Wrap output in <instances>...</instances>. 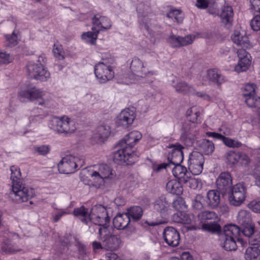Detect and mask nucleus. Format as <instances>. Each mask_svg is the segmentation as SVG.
<instances>
[{
  "label": "nucleus",
  "mask_w": 260,
  "mask_h": 260,
  "mask_svg": "<svg viewBox=\"0 0 260 260\" xmlns=\"http://www.w3.org/2000/svg\"><path fill=\"white\" fill-rule=\"evenodd\" d=\"M11 180L12 189L10 192V197L17 203L28 201L35 195L34 189L26 186L21 178L20 169L16 166L11 167Z\"/></svg>",
  "instance_id": "1"
},
{
  "label": "nucleus",
  "mask_w": 260,
  "mask_h": 260,
  "mask_svg": "<svg viewBox=\"0 0 260 260\" xmlns=\"http://www.w3.org/2000/svg\"><path fill=\"white\" fill-rule=\"evenodd\" d=\"M240 232V228L236 225L230 224L224 227L223 231L219 234V240L225 250L235 251L237 249L236 239Z\"/></svg>",
  "instance_id": "2"
},
{
  "label": "nucleus",
  "mask_w": 260,
  "mask_h": 260,
  "mask_svg": "<svg viewBox=\"0 0 260 260\" xmlns=\"http://www.w3.org/2000/svg\"><path fill=\"white\" fill-rule=\"evenodd\" d=\"M110 218L108 215L107 209L101 205L93 207L89 214V221L95 225L100 226L98 228L99 234L100 238L103 234L108 232V225Z\"/></svg>",
  "instance_id": "3"
},
{
  "label": "nucleus",
  "mask_w": 260,
  "mask_h": 260,
  "mask_svg": "<svg viewBox=\"0 0 260 260\" xmlns=\"http://www.w3.org/2000/svg\"><path fill=\"white\" fill-rule=\"evenodd\" d=\"M84 165L82 157L68 155L63 157L58 164V169L60 173L71 174L75 172Z\"/></svg>",
  "instance_id": "4"
},
{
  "label": "nucleus",
  "mask_w": 260,
  "mask_h": 260,
  "mask_svg": "<svg viewBox=\"0 0 260 260\" xmlns=\"http://www.w3.org/2000/svg\"><path fill=\"white\" fill-rule=\"evenodd\" d=\"M50 128L58 133L71 134L76 129L75 122L67 116L54 117L49 121Z\"/></svg>",
  "instance_id": "5"
},
{
  "label": "nucleus",
  "mask_w": 260,
  "mask_h": 260,
  "mask_svg": "<svg viewBox=\"0 0 260 260\" xmlns=\"http://www.w3.org/2000/svg\"><path fill=\"white\" fill-rule=\"evenodd\" d=\"M38 62H29L26 66L28 75L30 78H34L41 81H46L50 78V73L44 68L41 62H45L43 56H39Z\"/></svg>",
  "instance_id": "6"
},
{
  "label": "nucleus",
  "mask_w": 260,
  "mask_h": 260,
  "mask_svg": "<svg viewBox=\"0 0 260 260\" xmlns=\"http://www.w3.org/2000/svg\"><path fill=\"white\" fill-rule=\"evenodd\" d=\"M247 187L243 182L234 185L229 194L228 201L231 205L235 207L241 206L245 201Z\"/></svg>",
  "instance_id": "7"
},
{
  "label": "nucleus",
  "mask_w": 260,
  "mask_h": 260,
  "mask_svg": "<svg viewBox=\"0 0 260 260\" xmlns=\"http://www.w3.org/2000/svg\"><path fill=\"white\" fill-rule=\"evenodd\" d=\"M169 206V204L165 197H161L158 198L154 203V208L155 210L160 213L162 219L155 221H146V223L149 226H155L166 223L168 216Z\"/></svg>",
  "instance_id": "8"
},
{
  "label": "nucleus",
  "mask_w": 260,
  "mask_h": 260,
  "mask_svg": "<svg viewBox=\"0 0 260 260\" xmlns=\"http://www.w3.org/2000/svg\"><path fill=\"white\" fill-rule=\"evenodd\" d=\"M117 150L113 153V159L115 162L119 165H132L134 162L133 157L134 152H128L125 147L119 145L118 143L116 146Z\"/></svg>",
  "instance_id": "9"
},
{
  "label": "nucleus",
  "mask_w": 260,
  "mask_h": 260,
  "mask_svg": "<svg viewBox=\"0 0 260 260\" xmlns=\"http://www.w3.org/2000/svg\"><path fill=\"white\" fill-rule=\"evenodd\" d=\"M197 124L188 121L183 123L180 140L187 146L192 145L197 133Z\"/></svg>",
  "instance_id": "10"
},
{
  "label": "nucleus",
  "mask_w": 260,
  "mask_h": 260,
  "mask_svg": "<svg viewBox=\"0 0 260 260\" xmlns=\"http://www.w3.org/2000/svg\"><path fill=\"white\" fill-rule=\"evenodd\" d=\"M95 77L101 83H105L111 80L114 76V72L111 66L103 62H99L94 67Z\"/></svg>",
  "instance_id": "11"
},
{
  "label": "nucleus",
  "mask_w": 260,
  "mask_h": 260,
  "mask_svg": "<svg viewBox=\"0 0 260 260\" xmlns=\"http://www.w3.org/2000/svg\"><path fill=\"white\" fill-rule=\"evenodd\" d=\"M204 157L203 154L198 151L192 152L188 159V169L194 175H199L203 171Z\"/></svg>",
  "instance_id": "12"
},
{
  "label": "nucleus",
  "mask_w": 260,
  "mask_h": 260,
  "mask_svg": "<svg viewBox=\"0 0 260 260\" xmlns=\"http://www.w3.org/2000/svg\"><path fill=\"white\" fill-rule=\"evenodd\" d=\"M255 85L247 84L242 89V95L245 98L246 104L250 107H255L260 101V98L255 92Z\"/></svg>",
  "instance_id": "13"
},
{
  "label": "nucleus",
  "mask_w": 260,
  "mask_h": 260,
  "mask_svg": "<svg viewBox=\"0 0 260 260\" xmlns=\"http://www.w3.org/2000/svg\"><path fill=\"white\" fill-rule=\"evenodd\" d=\"M136 117L134 108H126L122 110L117 116L116 124L118 126L128 127L132 124Z\"/></svg>",
  "instance_id": "14"
},
{
  "label": "nucleus",
  "mask_w": 260,
  "mask_h": 260,
  "mask_svg": "<svg viewBox=\"0 0 260 260\" xmlns=\"http://www.w3.org/2000/svg\"><path fill=\"white\" fill-rule=\"evenodd\" d=\"M103 234L104 249L107 251H116L122 244L121 237L118 235Z\"/></svg>",
  "instance_id": "15"
},
{
  "label": "nucleus",
  "mask_w": 260,
  "mask_h": 260,
  "mask_svg": "<svg viewBox=\"0 0 260 260\" xmlns=\"http://www.w3.org/2000/svg\"><path fill=\"white\" fill-rule=\"evenodd\" d=\"M141 138V134L138 131H134L126 135L119 143L121 146L125 147L128 152H134L133 148Z\"/></svg>",
  "instance_id": "16"
},
{
  "label": "nucleus",
  "mask_w": 260,
  "mask_h": 260,
  "mask_svg": "<svg viewBox=\"0 0 260 260\" xmlns=\"http://www.w3.org/2000/svg\"><path fill=\"white\" fill-rule=\"evenodd\" d=\"M163 237L165 242L170 246L176 247L179 244L180 234L175 228L172 226H168L164 229Z\"/></svg>",
  "instance_id": "17"
},
{
  "label": "nucleus",
  "mask_w": 260,
  "mask_h": 260,
  "mask_svg": "<svg viewBox=\"0 0 260 260\" xmlns=\"http://www.w3.org/2000/svg\"><path fill=\"white\" fill-rule=\"evenodd\" d=\"M239 61L235 67V71L238 73L245 71L250 64V54L244 49H240L237 51Z\"/></svg>",
  "instance_id": "18"
},
{
  "label": "nucleus",
  "mask_w": 260,
  "mask_h": 260,
  "mask_svg": "<svg viewBox=\"0 0 260 260\" xmlns=\"http://www.w3.org/2000/svg\"><path fill=\"white\" fill-rule=\"evenodd\" d=\"M18 240V236L15 234L11 238L5 239L1 245V251L5 253H13L21 251V248L17 244Z\"/></svg>",
  "instance_id": "19"
},
{
  "label": "nucleus",
  "mask_w": 260,
  "mask_h": 260,
  "mask_svg": "<svg viewBox=\"0 0 260 260\" xmlns=\"http://www.w3.org/2000/svg\"><path fill=\"white\" fill-rule=\"evenodd\" d=\"M169 148H173L171 154L168 156V161L172 165H179L183 160L182 149L184 147L179 143L170 146Z\"/></svg>",
  "instance_id": "20"
},
{
  "label": "nucleus",
  "mask_w": 260,
  "mask_h": 260,
  "mask_svg": "<svg viewBox=\"0 0 260 260\" xmlns=\"http://www.w3.org/2000/svg\"><path fill=\"white\" fill-rule=\"evenodd\" d=\"M130 69L132 74L138 78H145L150 73L144 66L143 62L136 57L132 60Z\"/></svg>",
  "instance_id": "21"
},
{
  "label": "nucleus",
  "mask_w": 260,
  "mask_h": 260,
  "mask_svg": "<svg viewBox=\"0 0 260 260\" xmlns=\"http://www.w3.org/2000/svg\"><path fill=\"white\" fill-rule=\"evenodd\" d=\"M20 95L27 99L30 101L40 99L43 93L39 89L32 85H28L22 88L19 92Z\"/></svg>",
  "instance_id": "22"
},
{
  "label": "nucleus",
  "mask_w": 260,
  "mask_h": 260,
  "mask_svg": "<svg viewBox=\"0 0 260 260\" xmlns=\"http://www.w3.org/2000/svg\"><path fill=\"white\" fill-rule=\"evenodd\" d=\"M110 127L106 124L99 125L92 136V140L96 143L104 142L109 136Z\"/></svg>",
  "instance_id": "23"
},
{
  "label": "nucleus",
  "mask_w": 260,
  "mask_h": 260,
  "mask_svg": "<svg viewBox=\"0 0 260 260\" xmlns=\"http://www.w3.org/2000/svg\"><path fill=\"white\" fill-rule=\"evenodd\" d=\"M216 185L218 189L225 191L230 188L232 184V179L230 173L224 172L221 173L216 179Z\"/></svg>",
  "instance_id": "24"
},
{
  "label": "nucleus",
  "mask_w": 260,
  "mask_h": 260,
  "mask_svg": "<svg viewBox=\"0 0 260 260\" xmlns=\"http://www.w3.org/2000/svg\"><path fill=\"white\" fill-rule=\"evenodd\" d=\"M231 39L234 44L242 48H247L249 46V38L243 31L235 30L231 36Z\"/></svg>",
  "instance_id": "25"
},
{
  "label": "nucleus",
  "mask_w": 260,
  "mask_h": 260,
  "mask_svg": "<svg viewBox=\"0 0 260 260\" xmlns=\"http://www.w3.org/2000/svg\"><path fill=\"white\" fill-rule=\"evenodd\" d=\"M220 202L219 192L215 189L209 190L206 194V204L210 208L215 209L218 207Z\"/></svg>",
  "instance_id": "26"
},
{
  "label": "nucleus",
  "mask_w": 260,
  "mask_h": 260,
  "mask_svg": "<svg viewBox=\"0 0 260 260\" xmlns=\"http://www.w3.org/2000/svg\"><path fill=\"white\" fill-rule=\"evenodd\" d=\"M233 15V10L231 6L224 7L219 15L221 23L226 27H230L232 24Z\"/></svg>",
  "instance_id": "27"
},
{
  "label": "nucleus",
  "mask_w": 260,
  "mask_h": 260,
  "mask_svg": "<svg viewBox=\"0 0 260 260\" xmlns=\"http://www.w3.org/2000/svg\"><path fill=\"white\" fill-rule=\"evenodd\" d=\"M206 78L211 83L220 86L224 81V77L216 69H210L207 72Z\"/></svg>",
  "instance_id": "28"
},
{
  "label": "nucleus",
  "mask_w": 260,
  "mask_h": 260,
  "mask_svg": "<svg viewBox=\"0 0 260 260\" xmlns=\"http://www.w3.org/2000/svg\"><path fill=\"white\" fill-rule=\"evenodd\" d=\"M241 152L230 150L227 151L224 155L225 162L226 165L231 168L235 167L239 162V158Z\"/></svg>",
  "instance_id": "29"
},
{
  "label": "nucleus",
  "mask_w": 260,
  "mask_h": 260,
  "mask_svg": "<svg viewBox=\"0 0 260 260\" xmlns=\"http://www.w3.org/2000/svg\"><path fill=\"white\" fill-rule=\"evenodd\" d=\"M203 109L199 106H193L186 111V116L188 122L193 123L201 122L200 116L203 113Z\"/></svg>",
  "instance_id": "30"
},
{
  "label": "nucleus",
  "mask_w": 260,
  "mask_h": 260,
  "mask_svg": "<svg viewBox=\"0 0 260 260\" xmlns=\"http://www.w3.org/2000/svg\"><path fill=\"white\" fill-rule=\"evenodd\" d=\"M93 26L101 27L102 29H109L111 27L110 20L105 16H102L100 14L94 16L92 19Z\"/></svg>",
  "instance_id": "31"
},
{
  "label": "nucleus",
  "mask_w": 260,
  "mask_h": 260,
  "mask_svg": "<svg viewBox=\"0 0 260 260\" xmlns=\"http://www.w3.org/2000/svg\"><path fill=\"white\" fill-rule=\"evenodd\" d=\"M131 219L126 213L116 216L113 220L114 227L118 230H123L129 224Z\"/></svg>",
  "instance_id": "32"
},
{
  "label": "nucleus",
  "mask_w": 260,
  "mask_h": 260,
  "mask_svg": "<svg viewBox=\"0 0 260 260\" xmlns=\"http://www.w3.org/2000/svg\"><path fill=\"white\" fill-rule=\"evenodd\" d=\"M237 220L238 224L241 226L248 225L252 223L250 213L246 210L241 209L239 211Z\"/></svg>",
  "instance_id": "33"
},
{
  "label": "nucleus",
  "mask_w": 260,
  "mask_h": 260,
  "mask_svg": "<svg viewBox=\"0 0 260 260\" xmlns=\"http://www.w3.org/2000/svg\"><path fill=\"white\" fill-rule=\"evenodd\" d=\"M167 190L171 193L179 195L183 191L181 183L176 180L169 181L166 185Z\"/></svg>",
  "instance_id": "34"
},
{
  "label": "nucleus",
  "mask_w": 260,
  "mask_h": 260,
  "mask_svg": "<svg viewBox=\"0 0 260 260\" xmlns=\"http://www.w3.org/2000/svg\"><path fill=\"white\" fill-rule=\"evenodd\" d=\"M174 87L177 92L183 94H190L194 92V88L184 81L178 82Z\"/></svg>",
  "instance_id": "35"
},
{
  "label": "nucleus",
  "mask_w": 260,
  "mask_h": 260,
  "mask_svg": "<svg viewBox=\"0 0 260 260\" xmlns=\"http://www.w3.org/2000/svg\"><path fill=\"white\" fill-rule=\"evenodd\" d=\"M73 214L75 216L78 217L82 222L85 224H87L89 221V214L87 209L83 206L79 208H75L73 210Z\"/></svg>",
  "instance_id": "36"
},
{
  "label": "nucleus",
  "mask_w": 260,
  "mask_h": 260,
  "mask_svg": "<svg viewBox=\"0 0 260 260\" xmlns=\"http://www.w3.org/2000/svg\"><path fill=\"white\" fill-rule=\"evenodd\" d=\"M199 147L200 150L206 155L212 154L215 149L213 143L207 139H203L200 143Z\"/></svg>",
  "instance_id": "37"
},
{
  "label": "nucleus",
  "mask_w": 260,
  "mask_h": 260,
  "mask_svg": "<svg viewBox=\"0 0 260 260\" xmlns=\"http://www.w3.org/2000/svg\"><path fill=\"white\" fill-rule=\"evenodd\" d=\"M91 29L92 31H88L83 33L82 35V38L87 42L93 45L95 43L100 30H96L95 26H93Z\"/></svg>",
  "instance_id": "38"
},
{
  "label": "nucleus",
  "mask_w": 260,
  "mask_h": 260,
  "mask_svg": "<svg viewBox=\"0 0 260 260\" xmlns=\"http://www.w3.org/2000/svg\"><path fill=\"white\" fill-rule=\"evenodd\" d=\"M143 210L139 206H134L127 210L126 214L129 217V219L132 218L134 220H139L143 215Z\"/></svg>",
  "instance_id": "39"
},
{
  "label": "nucleus",
  "mask_w": 260,
  "mask_h": 260,
  "mask_svg": "<svg viewBox=\"0 0 260 260\" xmlns=\"http://www.w3.org/2000/svg\"><path fill=\"white\" fill-rule=\"evenodd\" d=\"M97 171L104 180L108 178H112L114 176L112 169L107 165L102 164L100 165Z\"/></svg>",
  "instance_id": "40"
},
{
  "label": "nucleus",
  "mask_w": 260,
  "mask_h": 260,
  "mask_svg": "<svg viewBox=\"0 0 260 260\" xmlns=\"http://www.w3.org/2000/svg\"><path fill=\"white\" fill-rule=\"evenodd\" d=\"M206 200L201 194H198L192 202V206L194 210H201L204 208Z\"/></svg>",
  "instance_id": "41"
},
{
  "label": "nucleus",
  "mask_w": 260,
  "mask_h": 260,
  "mask_svg": "<svg viewBox=\"0 0 260 260\" xmlns=\"http://www.w3.org/2000/svg\"><path fill=\"white\" fill-rule=\"evenodd\" d=\"M173 175L179 179L183 178L187 173L185 167L179 165H172L171 167Z\"/></svg>",
  "instance_id": "42"
},
{
  "label": "nucleus",
  "mask_w": 260,
  "mask_h": 260,
  "mask_svg": "<svg viewBox=\"0 0 260 260\" xmlns=\"http://www.w3.org/2000/svg\"><path fill=\"white\" fill-rule=\"evenodd\" d=\"M260 253L257 247H248L245 251V258L246 260H253L257 258Z\"/></svg>",
  "instance_id": "43"
},
{
  "label": "nucleus",
  "mask_w": 260,
  "mask_h": 260,
  "mask_svg": "<svg viewBox=\"0 0 260 260\" xmlns=\"http://www.w3.org/2000/svg\"><path fill=\"white\" fill-rule=\"evenodd\" d=\"M46 116L45 114H40L39 109H35L31 112L29 116L28 124L31 123L40 122Z\"/></svg>",
  "instance_id": "44"
},
{
  "label": "nucleus",
  "mask_w": 260,
  "mask_h": 260,
  "mask_svg": "<svg viewBox=\"0 0 260 260\" xmlns=\"http://www.w3.org/2000/svg\"><path fill=\"white\" fill-rule=\"evenodd\" d=\"M199 218L201 221L207 220L216 219L218 216L216 213L214 211H205L201 212L198 215Z\"/></svg>",
  "instance_id": "45"
},
{
  "label": "nucleus",
  "mask_w": 260,
  "mask_h": 260,
  "mask_svg": "<svg viewBox=\"0 0 260 260\" xmlns=\"http://www.w3.org/2000/svg\"><path fill=\"white\" fill-rule=\"evenodd\" d=\"M13 56L3 49H0V64H8L13 61Z\"/></svg>",
  "instance_id": "46"
},
{
  "label": "nucleus",
  "mask_w": 260,
  "mask_h": 260,
  "mask_svg": "<svg viewBox=\"0 0 260 260\" xmlns=\"http://www.w3.org/2000/svg\"><path fill=\"white\" fill-rule=\"evenodd\" d=\"M91 180H92L95 186H100L104 184L105 180L102 177L101 175L97 171H94L90 174Z\"/></svg>",
  "instance_id": "47"
},
{
  "label": "nucleus",
  "mask_w": 260,
  "mask_h": 260,
  "mask_svg": "<svg viewBox=\"0 0 260 260\" xmlns=\"http://www.w3.org/2000/svg\"><path fill=\"white\" fill-rule=\"evenodd\" d=\"M202 229L204 230L214 233L220 231L221 227L217 223L214 222L203 223L202 225Z\"/></svg>",
  "instance_id": "48"
},
{
  "label": "nucleus",
  "mask_w": 260,
  "mask_h": 260,
  "mask_svg": "<svg viewBox=\"0 0 260 260\" xmlns=\"http://www.w3.org/2000/svg\"><path fill=\"white\" fill-rule=\"evenodd\" d=\"M223 143L229 147L238 148L242 145V144L234 139L225 137L223 136L221 140Z\"/></svg>",
  "instance_id": "49"
},
{
  "label": "nucleus",
  "mask_w": 260,
  "mask_h": 260,
  "mask_svg": "<svg viewBox=\"0 0 260 260\" xmlns=\"http://www.w3.org/2000/svg\"><path fill=\"white\" fill-rule=\"evenodd\" d=\"M181 12L179 10H171L167 14L168 18L174 17L178 23L181 22L183 20V16L181 15Z\"/></svg>",
  "instance_id": "50"
},
{
  "label": "nucleus",
  "mask_w": 260,
  "mask_h": 260,
  "mask_svg": "<svg viewBox=\"0 0 260 260\" xmlns=\"http://www.w3.org/2000/svg\"><path fill=\"white\" fill-rule=\"evenodd\" d=\"M172 206L175 210L179 211L186 208L184 200L180 197H178L173 201Z\"/></svg>",
  "instance_id": "51"
},
{
  "label": "nucleus",
  "mask_w": 260,
  "mask_h": 260,
  "mask_svg": "<svg viewBox=\"0 0 260 260\" xmlns=\"http://www.w3.org/2000/svg\"><path fill=\"white\" fill-rule=\"evenodd\" d=\"M50 149V148L48 145H41L34 147V152L39 155H45L49 152Z\"/></svg>",
  "instance_id": "52"
},
{
  "label": "nucleus",
  "mask_w": 260,
  "mask_h": 260,
  "mask_svg": "<svg viewBox=\"0 0 260 260\" xmlns=\"http://www.w3.org/2000/svg\"><path fill=\"white\" fill-rule=\"evenodd\" d=\"M250 25L254 31L260 30V13L256 14L250 21Z\"/></svg>",
  "instance_id": "53"
},
{
  "label": "nucleus",
  "mask_w": 260,
  "mask_h": 260,
  "mask_svg": "<svg viewBox=\"0 0 260 260\" xmlns=\"http://www.w3.org/2000/svg\"><path fill=\"white\" fill-rule=\"evenodd\" d=\"M242 229L243 234L246 237L251 238V237L255 233L254 232V226L251 224H249L248 225H243L241 226Z\"/></svg>",
  "instance_id": "54"
},
{
  "label": "nucleus",
  "mask_w": 260,
  "mask_h": 260,
  "mask_svg": "<svg viewBox=\"0 0 260 260\" xmlns=\"http://www.w3.org/2000/svg\"><path fill=\"white\" fill-rule=\"evenodd\" d=\"M195 37L194 36L188 35L184 37H180V47L191 44L193 42Z\"/></svg>",
  "instance_id": "55"
},
{
  "label": "nucleus",
  "mask_w": 260,
  "mask_h": 260,
  "mask_svg": "<svg viewBox=\"0 0 260 260\" xmlns=\"http://www.w3.org/2000/svg\"><path fill=\"white\" fill-rule=\"evenodd\" d=\"M168 41L172 47H180V36L170 35Z\"/></svg>",
  "instance_id": "56"
},
{
  "label": "nucleus",
  "mask_w": 260,
  "mask_h": 260,
  "mask_svg": "<svg viewBox=\"0 0 260 260\" xmlns=\"http://www.w3.org/2000/svg\"><path fill=\"white\" fill-rule=\"evenodd\" d=\"M251 11L253 13H260V0H250Z\"/></svg>",
  "instance_id": "57"
},
{
  "label": "nucleus",
  "mask_w": 260,
  "mask_h": 260,
  "mask_svg": "<svg viewBox=\"0 0 260 260\" xmlns=\"http://www.w3.org/2000/svg\"><path fill=\"white\" fill-rule=\"evenodd\" d=\"M140 25L142 28L145 29L148 34H151V29L150 26L151 23V20L149 18L144 17L142 20Z\"/></svg>",
  "instance_id": "58"
},
{
  "label": "nucleus",
  "mask_w": 260,
  "mask_h": 260,
  "mask_svg": "<svg viewBox=\"0 0 260 260\" xmlns=\"http://www.w3.org/2000/svg\"><path fill=\"white\" fill-rule=\"evenodd\" d=\"M171 164L168 162V163L164 162L159 165H153L152 169L153 171L159 172L163 169L168 170L169 168L171 169Z\"/></svg>",
  "instance_id": "59"
},
{
  "label": "nucleus",
  "mask_w": 260,
  "mask_h": 260,
  "mask_svg": "<svg viewBox=\"0 0 260 260\" xmlns=\"http://www.w3.org/2000/svg\"><path fill=\"white\" fill-rule=\"evenodd\" d=\"M248 206L253 212L260 213V200L252 201L248 204Z\"/></svg>",
  "instance_id": "60"
},
{
  "label": "nucleus",
  "mask_w": 260,
  "mask_h": 260,
  "mask_svg": "<svg viewBox=\"0 0 260 260\" xmlns=\"http://www.w3.org/2000/svg\"><path fill=\"white\" fill-rule=\"evenodd\" d=\"M6 39L7 41V46L12 47L17 45V36L15 34L14 32H13L11 36H6Z\"/></svg>",
  "instance_id": "61"
},
{
  "label": "nucleus",
  "mask_w": 260,
  "mask_h": 260,
  "mask_svg": "<svg viewBox=\"0 0 260 260\" xmlns=\"http://www.w3.org/2000/svg\"><path fill=\"white\" fill-rule=\"evenodd\" d=\"M249 242L253 245L260 246V233L255 232L249 239Z\"/></svg>",
  "instance_id": "62"
},
{
  "label": "nucleus",
  "mask_w": 260,
  "mask_h": 260,
  "mask_svg": "<svg viewBox=\"0 0 260 260\" xmlns=\"http://www.w3.org/2000/svg\"><path fill=\"white\" fill-rule=\"evenodd\" d=\"M186 182L189 187L192 189H197L201 184L200 181L196 178H189Z\"/></svg>",
  "instance_id": "63"
},
{
  "label": "nucleus",
  "mask_w": 260,
  "mask_h": 260,
  "mask_svg": "<svg viewBox=\"0 0 260 260\" xmlns=\"http://www.w3.org/2000/svg\"><path fill=\"white\" fill-rule=\"evenodd\" d=\"M53 52L56 57L58 58L59 59H63L64 58L61 46H57L54 45Z\"/></svg>",
  "instance_id": "64"
}]
</instances>
